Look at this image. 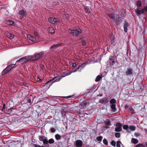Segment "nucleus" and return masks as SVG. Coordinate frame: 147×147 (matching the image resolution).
Here are the masks:
<instances>
[{
  "label": "nucleus",
  "instance_id": "obj_1",
  "mask_svg": "<svg viewBox=\"0 0 147 147\" xmlns=\"http://www.w3.org/2000/svg\"><path fill=\"white\" fill-rule=\"evenodd\" d=\"M125 12L124 11L122 10L119 12V14L117 15L116 17L114 14L111 13L108 14V16L110 18L115 20V22L117 24H119L121 22V19L124 18L125 17Z\"/></svg>",
  "mask_w": 147,
  "mask_h": 147
},
{
  "label": "nucleus",
  "instance_id": "obj_2",
  "mask_svg": "<svg viewBox=\"0 0 147 147\" xmlns=\"http://www.w3.org/2000/svg\"><path fill=\"white\" fill-rule=\"evenodd\" d=\"M43 54L44 53L43 52H40L34 54L32 56H28V57H26L28 59H29L30 61H37L41 58Z\"/></svg>",
  "mask_w": 147,
  "mask_h": 147
},
{
  "label": "nucleus",
  "instance_id": "obj_3",
  "mask_svg": "<svg viewBox=\"0 0 147 147\" xmlns=\"http://www.w3.org/2000/svg\"><path fill=\"white\" fill-rule=\"evenodd\" d=\"M68 32L73 36H77L82 32L81 30L79 28L73 30L69 29L68 30Z\"/></svg>",
  "mask_w": 147,
  "mask_h": 147
},
{
  "label": "nucleus",
  "instance_id": "obj_4",
  "mask_svg": "<svg viewBox=\"0 0 147 147\" xmlns=\"http://www.w3.org/2000/svg\"><path fill=\"white\" fill-rule=\"evenodd\" d=\"M15 65V64H13L12 65H10L8 67H7L2 71V74L3 75L7 73L12 68H13Z\"/></svg>",
  "mask_w": 147,
  "mask_h": 147
},
{
  "label": "nucleus",
  "instance_id": "obj_5",
  "mask_svg": "<svg viewBox=\"0 0 147 147\" xmlns=\"http://www.w3.org/2000/svg\"><path fill=\"white\" fill-rule=\"evenodd\" d=\"M39 140L40 141L43 142L44 144H47L48 143L47 138L43 136H39Z\"/></svg>",
  "mask_w": 147,
  "mask_h": 147
},
{
  "label": "nucleus",
  "instance_id": "obj_6",
  "mask_svg": "<svg viewBox=\"0 0 147 147\" xmlns=\"http://www.w3.org/2000/svg\"><path fill=\"white\" fill-rule=\"evenodd\" d=\"M28 57V56H26L19 59L17 61L16 63H17L18 62H20L23 63L28 61H30L29 59H27V58L26 57Z\"/></svg>",
  "mask_w": 147,
  "mask_h": 147
},
{
  "label": "nucleus",
  "instance_id": "obj_7",
  "mask_svg": "<svg viewBox=\"0 0 147 147\" xmlns=\"http://www.w3.org/2000/svg\"><path fill=\"white\" fill-rule=\"evenodd\" d=\"M116 127L115 128V131L117 132H119L121 131L122 125L120 123H118L116 124Z\"/></svg>",
  "mask_w": 147,
  "mask_h": 147
},
{
  "label": "nucleus",
  "instance_id": "obj_8",
  "mask_svg": "<svg viewBox=\"0 0 147 147\" xmlns=\"http://www.w3.org/2000/svg\"><path fill=\"white\" fill-rule=\"evenodd\" d=\"M114 59V57L112 56H111L109 57V60L108 61V63L110 66L113 65L115 63Z\"/></svg>",
  "mask_w": 147,
  "mask_h": 147
},
{
  "label": "nucleus",
  "instance_id": "obj_9",
  "mask_svg": "<svg viewBox=\"0 0 147 147\" xmlns=\"http://www.w3.org/2000/svg\"><path fill=\"white\" fill-rule=\"evenodd\" d=\"M83 144L82 141L80 140H78L76 141L75 146L77 147H82Z\"/></svg>",
  "mask_w": 147,
  "mask_h": 147
},
{
  "label": "nucleus",
  "instance_id": "obj_10",
  "mask_svg": "<svg viewBox=\"0 0 147 147\" xmlns=\"http://www.w3.org/2000/svg\"><path fill=\"white\" fill-rule=\"evenodd\" d=\"M19 13L22 17H26L28 13L26 11L24 10L20 11Z\"/></svg>",
  "mask_w": 147,
  "mask_h": 147
},
{
  "label": "nucleus",
  "instance_id": "obj_11",
  "mask_svg": "<svg viewBox=\"0 0 147 147\" xmlns=\"http://www.w3.org/2000/svg\"><path fill=\"white\" fill-rule=\"evenodd\" d=\"M60 79L61 78H59V77L57 76L53 78L52 80L49 81V82H52V83H53L55 82L59 81L60 80Z\"/></svg>",
  "mask_w": 147,
  "mask_h": 147
},
{
  "label": "nucleus",
  "instance_id": "obj_12",
  "mask_svg": "<svg viewBox=\"0 0 147 147\" xmlns=\"http://www.w3.org/2000/svg\"><path fill=\"white\" fill-rule=\"evenodd\" d=\"M82 65H83V64L81 65H80L78 66V67L75 70H72V71L71 72L73 73L77 71L78 70V71L80 72L81 71V70L84 68V67H83L82 66Z\"/></svg>",
  "mask_w": 147,
  "mask_h": 147
},
{
  "label": "nucleus",
  "instance_id": "obj_13",
  "mask_svg": "<svg viewBox=\"0 0 147 147\" xmlns=\"http://www.w3.org/2000/svg\"><path fill=\"white\" fill-rule=\"evenodd\" d=\"M135 11L139 15H140L141 14H144V9L140 10L139 8L135 10Z\"/></svg>",
  "mask_w": 147,
  "mask_h": 147
},
{
  "label": "nucleus",
  "instance_id": "obj_14",
  "mask_svg": "<svg viewBox=\"0 0 147 147\" xmlns=\"http://www.w3.org/2000/svg\"><path fill=\"white\" fill-rule=\"evenodd\" d=\"M49 21L51 23L55 24L57 21V20L53 18H51L49 19Z\"/></svg>",
  "mask_w": 147,
  "mask_h": 147
},
{
  "label": "nucleus",
  "instance_id": "obj_15",
  "mask_svg": "<svg viewBox=\"0 0 147 147\" xmlns=\"http://www.w3.org/2000/svg\"><path fill=\"white\" fill-rule=\"evenodd\" d=\"M126 74L127 75H131L132 74V69L131 68H127Z\"/></svg>",
  "mask_w": 147,
  "mask_h": 147
},
{
  "label": "nucleus",
  "instance_id": "obj_16",
  "mask_svg": "<svg viewBox=\"0 0 147 147\" xmlns=\"http://www.w3.org/2000/svg\"><path fill=\"white\" fill-rule=\"evenodd\" d=\"M27 37L31 41H34L35 40V38L34 36L30 34H28L27 35Z\"/></svg>",
  "mask_w": 147,
  "mask_h": 147
},
{
  "label": "nucleus",
  "instance_id": "obj_17",
  "mask_svg": "<svg viewBox=\"0 0 147 147\" xmlns=\"http://www.w3.org/2000/svg\"><path fill=\"white\" fill-rule=\"evenodd\" d=\"M129 26V24L127 22H126L124 26V31L125 32H127V27Z\"/></svg>",
  "mask_w": 147,
  "mask_h": 147
},
{
  "label": "nucleus",
  "instance_id": "obj_18",
  "mask_svg": "<svg viewBox=\"0 0 147 147\" xmlns=\"http://www.w3.org/2000/svg\"><path fill=\"white\" fill-rule=\"evenodd\" d=\"M6 23L9 25H14V22L11 20H7L6 21Z\"/></svg>",
  "mask_w": 147,
  "mask_h": 147
},
{
  "label": "nucleus",
  "instance_id": "obj_19",
  "mask_svg": "<svg viewBox=\"0 0 147 147\" xmlns=\"http://www.w3.org/2000/svg\"><path fill=\"white\" fill-rule=\"evenodd\" d=\"M7 36L8 38L10 39H12L14 37L13 34L10 33H9L7 34Z\"/></svg>",
  "mask_w": 147,
  "mask_h": 147
},
{
  "label": "nucleus",
  "instance_id": "obj_20",
  "mask_svg": "<svg viewBox=\"0 0 147 147\" xmlns=\"http://www.w3.org/2000/svg\"><path fill=\"white\" fill-rule=\"evenodd\" d=\"M60 45V44H57L53 45L51 47L50 49L51 50H53L54 49H55L56 48L58 47Z\"/></svg>",
  "mask_w": 147,
  "mask_h": 147
},
{
  "label": "nucleus",
  "instance_id": "obj_21",
  "mask_svg": "<svg viewBox=\"0 0 147 147\" xmlns=\"http://www.w3.org/2000/svg\"><path fill=\"white\" fill-rule=\"evenodd\" d=\"M102 78V76H101L98 75L96 77L95 81L96 82H98Z\"/></svg>",
  "mask_w": 147,
  "mask_h": 147
},
{
  "label": "nucleus",
  "instance_id": "obj_22",
  "mask_svg": "<svg viewBox=\"0 0 147 147\" xmlns=\"http://www.w3.org/2000/svg\"><path fill=\"white\" fill-rule=\"evenodd\" d=\"M49 32L51 34H53L54 33V30L52 27H50L49 28Z\"/></svg>",
  "mask_w": 147,
  "mask_h": 147
},
{
  "label": "nucleus",
  "instance_id": "obj_23",
  "mask_svg": "<svg viewBox=\"0 0 147 147\" xmlns=\"http://www.w3.org/2000/svg\"><path fill=\"white\" fill-rule=\"evenodd\" d=\"M131 142L134 144H137L138 142V141L137 139L134 138L132 139Z\"/></svg>",
  "mask_w": 147,
  "mask_h": 147
},
{
  "label": "nucleus",
  "instance_id": "obj_24",
  "mask_svg": "<svg viewBox=\"0 0 147 147\" xmlns=\"http://www.w3.org/2000/svg\"><path fill=\"white\" fill-rule=\"evenodd\" d=\"M116 105L115 104H111V108L114 111L115 109Z\"/></svg>",
  "mask_w": 147,
  "mask_h": 147
},
{
  "label": "nucleus",
  "instance_id": "obj_25",
  "mask_svg": "<svg viewBox=\"0 0 147 147\" xmlns=\"http://www.w3.org/2000/svg\"><path fill=\"white\" fill-rule=\"evenodd\" d=\"M55 138L57 140H58L60 139L61 138V136L59 134H56L55 135Z\"/></svg>",
  "mask_w": 147,
  "mask_h": 147
},
{
  "label": "nucleus",
  "instance_id": "obj_26",
  "mask_svg": "<svg viewBox=\"0 0 147 147\" xmlns=\"http://www.w3.org/2000/svg\"><path fill=\"white\" fill-rule=\"evenodd\" d=\"M122 143L120 141H117V142L116 146L117 147H120V145Z\"/></svg>",
  "mask_w": 147,
  "mask_h": 147
},
{
  "label": "nucleus",
  "instance_id": "obj_27",
  "mask_svg": "<svg viewBox=\"0 0 147 147\" xmlns=\"http://www.w3.org/2000/svg\"><path fill=\"white\" fill-rule=\"evenodd\" d=\"M129 129L131 130L134 131L136 129L135 127L133 125H131L129 126Z\"/></svg>",
  "mask_w": 147,
  "mask_h": 147
},
{
  "label": "nucleus",
  "instance_id": "obj_28",
  "mask_svg": "<svg viewBox=\"0 0 147 147\" xmlns=\"http://www.w3.org/2000/svg\"><path fill=\"white\" fill-rule=\"evenodd\" d=\"M71 73V72L69 73H65L64 74H63L62 76L63 77H64L66 76H68Z\"/></svg>",
  "mask_w": 147,
  "mask_h": 147
},
{
  "label": "nucleus",
  "instance_id": "obj_29",
  "mask_svg": "<svg viewBox=\"0 0 147 147\" xmlns=\"http://www.w3.org/2000/svg\"><path fill=\"white\" fill-rule=\"evenodd\" d=\"M123 128L124 129L128 131V126L127 125H124L123 126Z\"/></svg>",
  "mask_w": 147,
  "mask_h": 147
},
{
  "label": "nucleus",
  "instance_id": "obj_30",
  "mask_svg": "<svg viewBox=\"0 0 147 147\" xmlns=\"http://www.w3.org/2000/svg\"><path fill=\"white\" fill-rule=\"evenodd\" d=\"M115 136L117 138H119L120 136V134L119 133H116L115 134Z\"/></svg>",
  "mask_w": 147,
  "mask_h": 147
},
{
  "label": "nucleus",
  "instance_id": "obj_31",
  "mask_svg": "<svg viewBox=\"0 0 147 147\" xmlns=\"http://www.w3.org/2000/svg\"><path fill=\"white\" fill-rule=\"evenodd\" d=\"M54 142V141L52 138L49 139V141H48V143L49 142V144H52Z\"/></svg>",
  "mask_w": 147,
  "mask_h": 147
},
{
  "label": "nucleus",
  "instance_id": "obj_32",
  "mask_svg": "<svg viewBox=\"0 0 147 147\" xmlns=\"http://www.w3.org/2000/svg\"><path fill=\"white\" fill-rule=\"evenodd\" d=\"M137 5L138 7H141L142 5V3L141 1H138L137 2Z\"/></svg>",
  "mask_w": 147,
  "mask_h": 147
},
{
  "label": "nucleus",
  "instance_id": "obj_33",
  "mask_svg": "<svg viewBox=\"0 0 147 147\" xmlns=\"http://www.w3.org/2000/svg\"><path fill=\"white\" fill-rule=\"evenodd\" d=\"M102 138V136H99L97 137V139L98 141L100 142L101 141Z\"/></svg>",
  "mask_w": 147,
  "mask_h": 147
},
{
  "label": "nucleus",
  "instance_id": "obj_34",
  "mask_svg": "<svg viewBox=\"0 0 147 147\" xmlns=\"http://www.w3.org/2000/svg\"><path fill=\"white\" fill-rule=\"evenodd\" d=\"M85 11L86 12L88 13H89L90 12V10L88 8H85Z\"/></svg>",
  "mask_w": 147,
  "mask_h": 147
},
{
  "label": "nucleus",
  "instance_id": "obj_35",
  "mask_svg": "<svg viewBox=\"0 0 147 147\" xmlns=\"http://www.w3.org/2000/svg\"><path fill=\"white\" fill-rule=\"evenodd\" d=\"M34 36L38 38H39L40 36L36 32H35L34 33Z\"/></svg>",
  "mask_w": 147,
  "mask_h": 147
},
{
  "label": "nucleus",
  "instance_id": "obj_36",
  "mask_svg": "<svg viewBox=\"0 0 147 147\" xmlns=\"http://www.w3.org/2000/svg\"><path fill=\"white\" fill-rule=\"evenodd\" d=\"M116 101L114 99H112L110 101V103L111 104H115Z\"/></svg>",
  "mask_w": 147,
  "mask_h": 147
},
{
  "label": "nucleus",
  "instance_id": "obj_37",
  "mask_svg": "<svg viewBox=\"0 0 147 147\" xmlns=\"http://www.w3.org/2000/svg\"><path fill=\"white\" fill-rule=\"evenodd\" d=\"M103 143L106 145H108V142L107 140L106 139H104L103 140Z\"/></svg>",
  "mask_w": 147,
  "mask_h": 147
},
{
  "label": "nucleus",
  "instance_id": "obj_38",
  "mask_svg": "<svg viewBox=\"0 0 147 147\" xmlns=\"http://www.w3.org/2000/svg\"><path fill=\"white\" fill-rule=\"evenodd\" d=\"M111 144L113 146H115L116 145V142L114 141H112L111 142Z\"/></svg>",
  "mask_w": 147,
  "mask_h": 147
},
{
  "label": "nucleus",
  "instance_id": "obj_39",
  "mask_svg": "<svg viewBox=\"0 0 147 147\" xmlns=\"http://www.w3.org/2000/svg\"><path fill=\"white\" fill-rule=\"evenodd\" d=\"M34 147H45V146H41L39 145H37V144H34Z\"/></svg>",
  "mask_w": 147,
  "mask_h": 147
},
{
  "label": "nucleus",
  "instance_id": "obj_40",
  "mask_svg": "<svg viewBox=\"0 0 147 147\" xmlns=\"http://www.w3.org/2000/svg\"><path fill=\"white\" fill-rule=\"evenodd\" d=\"M77 66L75 62H74L72 64V67H73L74 68Z\"/></svg>",
  "mask_w": 147,
  "mask_h": 147
},
{
  "label": "nucleus",
  "instance_id": "obj_41",
  "mask_svg": "<svg viewBox=\"0 0 147 147\" xmlns=\"http://www.w3.org/2000/svg\"><path fill=\"white\" fill-rule=\"evenodd\" d=\"M40 69L42 70H44V66L42 65H40Z\"/></svg>",
  "mask_w": 147,
  "mask_h": 147
},
{
  "label": "nucleus",
  "instance_id": "obj_42",
  "mask_svg": "<svg viewBox=\"0 0 147 147\" xmlns=\"http://www.w3.org/2000/svg\"><path fill=\"white\" fill-rule=\"evenodd\" d=\"M86 41H83L82 42L83 45L84 46L86 45Z\"/></svg>",
  "mask_w": 147,
  "mask_h": 147
},
{
  "label": "nucleus",
  "instance_id": "obj_43",
  "mask_svg": "<svg viewBox=\"0 0 147 147\" xmlns=\"http://www.w3.org/2000/svg\"><path fill=\"white\" fill-rule=\"evenodd\" d=\"M61 113L62 114L63 116H65V113L64 111H61Z\"/></svg>",
  "mask_w": 147,
  "mask_h": 147
},
{
  "label": "nucleus",
  "instance_id": "obj_44",
  "mask_svg": "<svg viewBox=\"0 0 147 147\" xmlns=\"http://www.w3.org/2000/svg\"><path fill=\"white\" fill-rule=\"evenodd\" d=\"M6 105L5 103H4L3 105V106L2 109V110L3 111V110L5 108Z\"/></svg>",
  "mask_w": 147,
  "mask_h": 147
},
{
  "label": "nucleus",
  "instance_id": "obj_45",
  "mask_svg": "<svg viewBox=\"0 0 147 147\" xmlns=\"http://www.w3.org/2000/svg\"><path fill=\"white\" fill-rule=\"evenodd\" d=\"M135 135L136 137H138L140 136V134L138 133H136L135 134Z\"/></svg>",
  "mask_w": 147,
  "mask_h": 147
},
{
  "label": "nucleus",
  "instance_id": "obj_46",
  "mask_svg": "<svg viewBox=\"0 0 147 147\" xmlns=\"http://www.w3.org/2000/svg\"><path fill=\"white\" fill-rule=\"evenodd\" d=\"M144 11L147 12V6L146 7H144Z\"/></svg>",
  "mask_w": 147,
  "mask_h": 147
},
{
  "label": "nucleus",
  "instance_id": "obj_47",
  "mask_svg": "<svg viewBox=\"0 0 147 147\" xmlns=\"http://www.w3.org/2000/svg\"><path fill=\"white\" fill-rule=\"evenodd\" d=\"M65 16L67 18H68L69 16V15L67 13L65 14Z\"/></svg>",
  "mask_w": 147,
  "mask_h": 147
},
{
  "label": "nucleus",
  "instance_id": "obj_48",
  "mask_svg": "<svg viewBox=\"0 0 147 147\" xmlns=\"http://www.w3.org/2000/svg\"><path fill=\"white\" fill-rule=\"evenodd\" d=\"M51 132H54L55 131V130L54 128H52L51 129Z\"/></svg>",
  "mask_w": 147,
  "mask_h": 147
},
{
  "label": "nucleus",
  "instance_id": "obj_49",
  "mask_svg": "<svg viewBox=\"0 0 147 147\" xmlns=\"http://www.w3.org/2000/svg\"><path fill=\"white\" fill-rule=\"evenodd\" d=\"M142 146V144H138V145H137L136 147H140V146Z\"/></svg>",
  "mask_w": 147,
  "mask_h": 147
},
{
  "label": "nucleus",
  "instance_id": "obj_50",
  "mask_svg": "<svg viewBox=\"0 0 147 147\" xmlns=\"http://www.w3.org/2000/svg\"><path fill=\"white\" fill-rule=\"evenodd\" d=\"M37 80L39 82H41L40 79L39 78H38L37 79Z\"/></svg>",
  "mask_w": 147,
  "mask_h": 147
},
{
  "label": "nucleus",
  "instance_id": "obj_51",
  "mask_svg": "<svg viewBox=\"0 0 147 147\" xmlns=\"http://www.w3.org/2000/svg\"><path fill=\"white\" fill-rule=\"evenodd\" d=\"M125 109H126L128 107V106L126 105L125 106Z\"/></svg>",
  "mask_w": 147,
  "mask_h": 147
},
{
  "label": "nucleus",
  "instance_id": "obj_52",
  "mask_svg": "<svg viewBox=\"0 0 147 147\" xmlns=\"http://www.w3.org/2000/svg\"><path fill=\"white\" fill-rule=\"evenodd\" d=\"M11 111V109H9L8 110V112H10V111Z\"/></svg>",
  "mask_w": 147,
  "mask_h": 147
},
{
  "label": "nucleus",
  "instance_id": "obj_53",
  "mask_svg": "<svg viewBox=\"0 0 147 147\" xmlns=\"http://www.w3.org/2000/svg\"><path fill=\"white\" fill-rule=\"evenodd\" d=\"M113 41H111L112 43H113Z\"/></svg>",
  "mask_w": 147,
  "mask_h": 147
},
{
  "label": "nucleus",
  "instance_id": "obj_54",
  "mask_svg": "<svg viewBox=\"0 0 147 147\" xmlns=\"http://www.w3.org/2000/svg\"><path fill=\"white\" fill-rule=\"evenodd\" d=\"M71 97V96H68V98H70V97Z\"/></svg>",
  "mask_w": 147,
  "mask_h": 147
},
{
  "label": "nucleus",
  "instance_id": "obj_55",
  "mask_svg": "<svg viewBox=\"0 0 147 147\" xmlns=\"http://www.w3.org/2000/svg\"><path fill=\"white\" fill-rule=\"evenodd\" d=\"M14 143H16V142L14 141Z\"/></svg>",
  "mask_w": 147,
  "mask_h": 147
}]
</instances>
